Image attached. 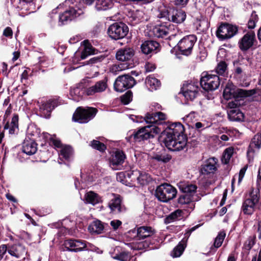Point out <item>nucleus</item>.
<instances>
[{
  "label": "nucleus",
  "mask_w": 261,
  "mask_h": 261,
  "mask_svg": "<svg viewBox=\"0 0 261 261\" xmlns=\"http://www.w3.org/2000/svg\"><path fill=\"white\" fill-rule=\"evenodd\" d=\"M166 119V115L161 112L147 114L144 119L147 123L152 124L134 131L130 136L131 138H133L134 140L137 142L153 138L155 135L161 132L162 128L159 125L164 123V121Z\"/></svg>",
  "instance_id": "f257e3e1"
},
{
  "label": "nucleus",
  "mask_w": 261,
  "mask_h": 261,
  "mask_svg": "<svg viewBox=\"0 0 261 261\" xmlns=\"http://www.w3.org/2000/svg\"><path fill=\"white\" fill-rule=\"evenodd\" d=\"M184 126L180 122L172 124L162 133L165 146L170 150L180 151L187 146V138L183 134Z\"/></svg>",
  "instance_id": "f03ea898"
},
{
  "label": "nucleus",
  "mask_w": 261,
  "mask_h": 261,
  "mask_svg": "<svg viewBox=\"0 0 261 261\" xmlns=\"http://www.w3.org/2000/svg\"><path fill=\"white\" fill-rule=\"evenodd\" d=\"M158 17L165 20L180 23L186 19V14L184 11L177 10L173 7H164L163 9L160 8Z\"/></svg>",
  "instance_id": "7ed1b4c3"
},
{
  "label": "nucleus",
  "mask_w": 261,
  "mask_h": 261,
  "mask_svg": "<svg viewBox=\"0 0 261 261\" xmlns=\"http://www.w3.org/2000/svg\"><path fill=\"white\" fill-rule=\"evenodd\" d=\"M260 199V191L259 189L252 188L249 192L248 197L243 202L242 210L245 215H252L255 210L256 204Z\"/></svg>",
  "instance_id": "20e7f679"
},
{
  "label": "nucleus",
  "mask_w": 261,
  "mask_h": 261,
  "mask_svg": "<svg viewBox=\"0 0 261 261\" xmlns=\"http://www.w3.org/2000/svg\"><path fill=\"white\" fill-rule=\"evenodd\" d=\"M177 194L176 189L170 184H164L159 186L155 195L159 200L166 202L173 199Z\"/></svg>",
  "instance_id": "39448f33"
},
{
  "label": "nucleus",
  "mask_w": 261,
  "mask_h": 261,
  "mask_svg": "<svg viewBox=\"0 0 261 261\" xmlns=\"http://www.w3.org/2000/svg\"><path fill=\"white\" fill-rule=\"evenodd\" d=\"M96 112L97 110L95 108L84 109L80 107L73 114L72 119L80 123H87L95 116Z\"/></svg>",
  "instance_id": "423d86ee"
},
{
  "label": "nucleus",
  "mask_w": 261,
  "mask_h": 261,
  "mask_svg": "<svg viewBox=\"0 0 261 261\" xmlns=\"http://www.w3.org/2000/svg\"><path fill=\"white\" fill-rule=\"evenodd\" d=\"M128 32V27L123 22H115L111 24L108 30L109 36L113 39L123 38Z\"/></svg>",
  "instance_id": "0eeeda50"
},
{
  "label": "nucleus",
  "mask_w": 261,
  "mask_h": 261,
  "mask_svg": "<svg viewBox=\"0 0 261 261\" xmlns=\"http://www.w3.org/2000/svg\"><path fill=\"white\" fill-rule=\"evenodd\" d=\"M220 85V79L217 75L203 73L200 80L201 87L206 91L217 89Z\"/></svg>",
  "instance_id": "6e6552de"
},
{
  "label": "nucleus",
  "mask_w": 261,
  "mask_h": 261,
  "mask_svg": "<svg viewBox=\"0 0 261 261\" xmlns=\"http://www.w3.org/2000/svg\"><path fill=\"white\" fill-rule=\"evenodd\" d=\"M135 84L136 81L133 77L125 74L119 76L116 79L114 87L116 91L122 92L127 89L132 88Z\"/></svg>",
  "instance_id": "1a4fd4ad"
},
{
  "label": "nucleus",
  "mask_w": 261,
  "mask_h": 261,
  "mask_svg": "<svg viewBox=\"0 0 261 261\" xmlns=\"http://www.w3.org/2000/svg\"><path fill=\"white\" fill-rule=\"evenodd\" d=\"M196 40V36L193 35L187 36L181 39L177 44V47L181 54L190 55Z\"/></svg>",
  "instance_id": "9d476101"
},
{
  "label": "nucleus",
  "mask_w": 261,
  "mask_h": 261,
  "mask_svg": "<svg viewBox=\"0 0 261 261\" xmlns=\"http://www.w3.org/2000/svg\"><path fill=\"white\" fill-rule=\"evenodd\" d=\"M112 197L108 203V207L111 212L115 213H125L127 208L122 203V198L120 195L115 194H112Z\"/></svg>",
  "instance_id": "9b49d317"
},
{
  "label": "nucleus",
  "mask_w": 261,
  "mask_h": 261,
  "mask_svg": "<svg viewBox=\"0 0 261 261\" xmlns=\"http://www.w3.org/2000/svg\"><path fill=\"white\" fill-rule=\"evenodd\" d=\"M237 28L229 24L221 25L217 31V36L221 40L233 37L237 32Z\"/></svg>",
  "instance_id": "f8f14e48"
},
{
  "label": "nucleus",
  "mask_w": 261,
  "mask_h": 261,
  "mask_svg": "<svg viewBox=\"0 0 261 261\" xmlns=\"http://www.w3.org/2000/svg\"><path fill=\"white\" fill-rule=\"evenodd\" d=\"M199 88L197 83H189L184 84L181 88V92L184 96L191 101L193 100L197 96Z\"/></svg>",
  "instance_id": "ddd939ff"
},
{
  "label": "nucleus",
  "mask_w": 261,
  "mask_h": 261,
  "mask_svg": "<svg viewBox=\"0 0 261 261\" xmlns=\"http://www.w3.org/2000/svg\"><path fill=\"white\" fill-rule=\"evenodd\" d=\"M57 106L55 100H49L41 102L39 106V113L41 117L48 118L52 110Z\"/></svg>",
  "instance_id": "4468645a"
},
{
  "label": "nucleus",
  "mask_w": 261,
  "mask_h": 261,
  "mask_svg": "<svg viewBox=\"0 0 261 261\" xmlns=\"http://www.w3.org/2000/svg\"><path fill=\"white\" fill-rule=\"evenodd\" d=\"M255 41V35L254 32L246 33L239 42L240 48L243 51L248 50Z\"/></svg>",
  "instance_id": "2eb2a0df"
},
{
  "label": "nucleus",
  "mask_w": 261,
  "mask_h": 261,
  "mask_svg": "<svg viewBox=\"0 0 261 261\" xmlns=\"http://www.w3.org/2000/svg\"><path fill=\"white\" fill-rule=\"evenodd\" d=\"M107 82V77L96 82L94 85L86 89V94L87 95H93L95 93L105 91L108 88Z\"/></svg>",
  "instance_id": "dca6fc26"
},
{
  "label": "nucleus",
  "mask_w": 261,
  "mask_h": 261,
  "mask_svg": "<svg viewBox=\"0 0 261 261\" xmlns=\"http://www.w3.org/2000/svg\"><path fill=\"white\" fill-rule=\"evenodd\" d=\"M83 13L82 9L70 7L68 10L65 11L63 13L60 15L59 20L63 23L65 22L70 21L72 19L79 16Z\"/></svg>",
  "instance_id": "f3484780"
},
{
  "label": "nucleus",
  "mask_w": 261,
  "mask_h": 261,
  "mask_svg": "<svg viewBox=\"0 0 261 261\" xmlns=\"http://www.w3.org/2000/svg\"><path fill=\"white\" fill-rule=\"evenodd\" d=\"M64 245L67 250L74 252L81 251L86 247V241L82 240H66Z\"/></svg>",
  "instance_id": "a211bd4d"
},
{
  "label": "nucleus",
  "mask_w": 261,
  "mask_h": 261,
  "mask_svg": "<svg viewBox=\"0 0 261 261\" xmlns=\"http://www.w3.org/2000/svg\"><path fill=\"white\" fill-rule=\"evenodd\" d=\"M218 160L215 158H211L206 160L201 168V173L206 175L214 173L216 170V164Z\"/></svg>",
  "instance_id": "6ab92c4d"
},
{
  "label": "nucleus",
  "mask_w": 261,
  "mask_h": 261,
  "mask_svg": "<svg viewBox=\"0 0 261 261\" xmlns=\"http://www.w3.org/2000/svg\"><path fill=\"white\" fill-rule=\"evenodd\" d=\"M134 55L133 49L128 47L119 49L116 54V58L119 61L125 62L132 59Z\"/></svg>",
  "instance_id": "aec40b11"
},
{
  "label": "nucleus",
  "mask_w": 261,
  "mask_h": 261,
  "mask_svg": "<svg viewBox=\"0 0 261 261\" xmlns=\"http://www.w3.org/2000/svg\"><path fill=\"white\" fill-rule=\"evenodd\" d=\"M159 46V44L156 41H146L142 44L141 49L143 54L148 55L151 53H156Z\"/></svg>",
  "instance_id": "412c9836"
},
{
  "label": "nucleus",
  "mask_w": 261,
  "mask_h": 261,
  "mask_svg": "<svg viewBox=\"0 0 261 261\" xmlns=\"http://www.w3.org/2000/svg\"><path fill=\"white\" fill-rule=\"evenodd\" d=\"M26 253L25 247L20 244L9 245L8 253L17 258L23 256Z\"/></svg>",
  "instance_id": "4be33fe9"
},
{
  "label": "nucleus",
  "mask_w": 261,
  "mask_h": 261,
  "mask_svg": "<svg viewBox=\"0 0 261 261\" xmlns=\"http://www.w3.org/2000/svg\"><path fill=\"white\" fill-rule=\"evenodd\" d=\"M110 254L113 258L120 261H128L129 259L128 252L122 250L119 247H116Z\"/></svg>",
  "instance_id": "5701e85b"
},
{
  "label": "nucleus",
  "mask_w": 261,
  "mask_h": 261,
  "mask_svg": "<svg viewBox=\"0 0 261 261\" xmlns=\"http://www.w3.org/2000/svg\"><path fill=\"white\" fill-rule=\"evenodd\" d=\"M86 89H84L82 84H80L77 87L71 88L70 91V95L72 99L74 101H79L84 93H86Z\"/></svg>",
  "instance_id": "b1692460"
},
{
  "label": "nucleus",
  "mask_w": 261,
  "mask_h": 261,
  "mask_svg": "<svg viewBox=\"0 0 261 261\" xmlns=\"http://www.w3.org/2000/svg\"><path fill=\"white\" fill-rule=\"evenodd\" d=\"M179 189L184 193L189 194L194 197V194L196 193L197 186L195 185L180 182L178 184Z\"/></svg>",
  "instance_id": "393cba45"
},
{
  "label": "nucleus",
  "mask_w": 261,
  "mask_h": 261,
  "mask_svg": "<svg viewBox=\"0 0 261 261\" xmlns=\"http://www.w3.org/2000/svg\"><path fill=\"white\" fill-rule=\"evenodd\" d=\"M18 116L14 114L12 118L11 122L9 124L7 123L4 126L5 129H9L10 134H15L18 131Z\"/></svg>",
  "instance_id": "a878e982"
},
{
  "label": "nucleus",
  "mask_w": 261,
  "mask_h": 261,
  "mask_svg": "<svg viewBox=\"0 0 261 261\" xmlns=\"http://www.w3.org/2000/svg\"><path fill=\"white\" fill-rule=\"evenodd\" d=\"M37 144L33 141H24L22 146V151L28 155L35 153L37 150Z\"/></svg>",
  "instance_id": "bb28decb"
},
{
  "label": "nucleus",
  "mask_w": 261,
  "mask_h": 261,
  "mask_svg": "<svg viewBox=\"0 0 261 261\" xmlns=\"http://www.w3.org/2000/svg\"><path fill=\"white\" fill-rule=\"evenodd\" d=\"M126 158L124 152L121 150H117L112 156L111 163L113 165H119L122 164Z\"/></svg>",
  "instance_id": "cd10ccee"
},
{
  "label": "nucleus",
  "mask_w": 261,
  "mask_h": 261,
  "mask_svg": "<svg viewBox=\"0 0 261 261\" xmlns=\"http://www.w3.org/2000/svg\"><path fill=\"white\" fill-rule=\"evenodd\" d=\"M145 83L147 87H148L150 91L157 90L160 87L161 85V82L158 79L151 75L146 77Z\"/></svg>",
  "instance_id": "c85d7f7f"
},
{
  "label": "nucleus",
  "mask_w": 261,
  "mask_h": 261,
  "mask_svg": "<svg viewBox=\"0 0 261 261\" xmlns=\"http://www.w3.org/2000/svg\"><path fill=\"white\" fill-rule=\"evenodd\" d=\"M132 175L137 177L138 182L142 185H146L151 180L150 176L145 172L135 170L132 171Z\"/></svg>",
  "instance_id": "c756f323"
},
{
  "label": "nucleus",
  "mask_w": 261,
  "mask_h": 261,
  "mask_svg": "<svg viewBox=\"0 0 261 261\" xmlns=\"http://www.w3.org/2000/svg\"><path fill=\"white\" fill-rule=\"evenodd\" d=\"M228 116L230 120L233 121H242L244 118V114L239 109L228 111Z\"/></svg>",
  "instance_id": "7c9ffc66"
},
{
  "label": "nucleus",
  "mask_w": 261,
  "mask_h": 261,
  "mask_svg": "<svg viewBox=\"0 0 261 261\" xmlns=\"http://www.w3.org/2000/svg\"><path fill=\"white\" fill-rule=\"evenodd\" d=\"M169 29L164 25H157L152 29V33L155 37L163 38L169 34Z\"/></svg>",
  "instance_id": "2f4dec72"
},
{
  "label": "nucleus",
  "mask_w": 261,
  "mask_h": 261,
  "mask_svg": "<svg viewBox=\"0 0 261 261\" xmlns=\"http://www.w3.org/2000/svg\"><path fill=\"white\" fill-rule=\"evenodd\" d=\"M256 92L255 89L249 90L238 89L236 90L234 100H238L239 99H243L255 94Z\"/></svg>",
  "instance_id": "473e14b6"
},
{
  "label": "nucleus",
  "mask_w": 261,
  "mask_h": 261,
  "mask_svg": "<svg viewBox=\"0 0 261 261\" xmlns=\"http://www.w3.org/2000/svg\"><path fill=\"white\" fill-rule=\"evenodd\" d=\"M154 230L150 227L142 226L137 230L138 237L141 239L151 236L154 233Z\"/></svg>",
  "instance_id": "72a5a7b5"
},
{
  "label": "nucleus",
  "mask_w": 261,
  "mask_h": 261,
  "mask_svg": "<svg viewBox=\"0 0 261 261\" xmlns=\"http://www.w3.org/2000/svg\"><path fill=\"white\" fill-rule=\"evenodd\" d=\"M104 226L100 221L96 220L91 223L88 226V230L92 234L101 233Z\"/></svg>",
  "instance_id": "f704fd0d"
},
{
  "label": "nucleus",
  "mask_w": 261,
  "mask_h": 261,
  "mask_svg": "<svg viewBox=\"0 0 261 261\" xmlns=\"http://www.w3.org/2000/svg\"><path fill=\"white\" fill-rule=\"evenodd\" d=\"M113 6L112 0H97L95 7L97 10H106Z\"/></svg>",
  "instance_id": "c9c22d12"
},
{
  "label": "nucleus",
  "mask_w": 261,
  "mask_h": 261,
  "mask_svg": "<svg viewBox=\"0 0 261 261\" xmlns=\"http://www.w3.org/2000/svg\"><path fill=\"white\" fill-rule=\"evenodd\" d=\"M183 215V212L181 210H177L171 213L165 219L166 223H170L176 220H180Z\"/></svg>",
  "instance_id": "e433bc0d"
},
{
  "label": "nucleus",
  "mask_w": 261,
  "mask_h": 261,
  "mask_svg": "<svg viewBox=\"0 0 261 261\" xmlns=\"http://www.w3.org/2000/svg\"><path fill=\"white\" fill-rule=\"evenodd\" d=\"M84 49L82 52L81 58L85 59L88 56L94 54L95 49L88 40L83 41Z\"/></svg>",
  "instance_id": "4c0bfd02"
},
{
  "label": "nucleus",
  "mask_w": 261,
  "mask_h": 261,
  "mask_svg": "<svg viewBox=\"0 0 261 261\" xmlns=\"http://www.w3.org/2000/svg\"><path fill=\"white\" fill-rule=\"evenodd\" d=\"M85 199L87 203L92 205H95L100 201L99 196L92 191L89 192L86 194Z\"/></svg>",
  "instance_id": "58836bf2"
},
{
  "label": "nucleus",
  "mask_w": 261,
  "mask_h": 261,
  "mask_svg": "<svg viewBox=\"0 0 261 261\" xmlns=\"http://www.w3.org/2000/svg\"><path fill=\"white\" fill-rule=\"evenodd\" d=\"M236 90L233 88L231 85H227L223 91V97L225 99L228 100L234 98L235 97Z\"/></svg>",
  "instance_id": "ea45409f"
},
{
  "label": "nucleus",
  "mask_w": 261,
  "mask_h": 261,
  "mask_svg": "<svg viewBox=\"0 0 261 261\" xmlns=\"http://www.w3.org/2000/svg\"><path fill=\"white\" fill-rule=\"evenodd\" d=\"M128 66L127 65L125 64H114L110 67V71L113 74L117 75L120 71L127 69Z\"/></svg>",
  "instance_id": "a19ab883"
},
{
  "label": "nucleus",
  "mask_w": 261,
  "mask_h": 261,
  "mask_svg": "<svg viewBox=\"0 0 261 261\" xmlns=\"http://www.w3.org/2000/svg\"><path fill=\"white\" fill-rule=\"evenodd\" d=\"M195 200V199L194 198V197L184 193L179 196L178 199V202L180 204H185L190 203L191 202H192Z\"/></svg>",
  "instance_id": "79ce46f5"
},
{
  "label": "nucleus",
  "mask_w": 261,
  "mask_h": 261,
  "mask_svg": "<svg viewBox=\"0 0 261 261\" xmlns=\"http://www.w3.org/2000/svg\"><path fill=\"white\" fill-rule=\"evenodd\" d=\"M234 148L232 147L226 148L223 153L222 162L227 164L233 153Z\"/></svg>",
  "instance_id": "37998d69"
},
{
  "label": "nucleus",
  "mask_w": 261,
  "mask_h": 261,
  "mask_svg": "<svg viewBox=\"0 0 261 261\" xmlns=\"http://www.w3.org/2000/svg\"><path fill=\"white\" fill-rule=\"evenodd\" d=\"M72 154V149L69 146H65L62 148L60 151V158L61 157L65 160L69 159Z\"/></svg>",
  "instance_id": "c03bdc74"
},
{
  "label": "nucleus",
  "mask_w": 261,
  "mask_h": 261,
  "mask_svg": "<svg viewBox=\"0 0 261 261\" xmlns=\"http://www.w3.org/2000/svg\"><path fill=\"white\" fill-rule=\"evenodd\" d=\"M35 0H20V4L21 5L22 9H24L26 10H31L33 12L32 9H34V1Z\"/></svg>",
  "instance_id": "a18cd8bd"
},
{
  "label": "nucleus",
  "mask_w": 261,
  "mask_h": 261,
  "mask_svg": "<svg viewBox=\"0 0 261 261\" xmlns=\"http://www.w3.org/2000/svg\"><path fill=\"white\" fill-rule=\"evenodd\" d=\"M185 246L184 244L179 243L178 245L173 249L171 253V255L173 257L180 256L185 250Z\"/></svg>",
  "instance_id": "49530a36"
},
{
  "label": "nucleus",
  "mask_w": 261,
  "mask_h": 261,
  "mask_svg": "<svg viewBox=\"0 0 261 261\" xmlns=\"http://www.w3.org/2000/svg\"><path fill=\"white\" fill-rule=\"evenodd\" d=\"M258 17L255 12H253L248 21V28L250 29H254L256 26V23L258 21Z\"/></svg>",
  "instance_id": "de8ad7c7"
},
{
  "label": "nucleus",
  "mask_w": 261,
  "mask_h": 261,
  "mask_svg": "<svg viewBox=\"0 0 261 261\" xmlns=\"http://www.w3.org/2000/svg\"><path fill=\"white\" fill-rule=\"evenodd\" d=\"M261 146V135L257 134L255 135L252 139L250 145V148L254 147L257 149H259Z\"/></svg>",
  "instance_id": "09e8293b"
},
{
  "label": "nucleus",
  "mask_w": 261,
  "mask_h": 261,
  "mask_svg": "<svg viewBox=\"0 0 261 261\" xmlns=\"http://www.w3.org/2000/svg\"><path fill=\"white\" fill-rule=\"evenodd\" d=\"M226 234L224 231H221L220 232L217 237L215 238L214 243V246L218 248L220 247L225 237Z\"/></svg>",
  "instance_id": "8fccbe9b"
},
{
  "label": "nucleus",
  "mask_w": 261,
  "mask_h": 261,
  "mask_svg": "<svg viewBox=\"0 0 261 261\" xmlns=\"http://www.w3.org/2000/svg\"><path fill=\"white\" fill-rule=\"evenodd\" d=\"M91 146L94 149L103 151L106 149L105 145L97 140H93L91 143Z\"/></svg>",
  "instance_id": "3c124183"
},
{
  "label": "nucleus",
  "mask_w": 261,
  "mask_h": 261,
  "mask_svg": "<svg viewBox=\"0 0 261 261\" xmlns=\"http://www.w3.org/2000/svg\"><path fill=\"white\" fill-rule=\"evenodd\" d=\"M227 65L224 61L220 62L217 65L216 71L219 75H223L226 70Z\"/></svg>",
  "instance_id": "603ef678"
},
{
  "label": "nucleus",
  "mask_w": 261,
  "mask_h": 261,
  "mask_svg": "<svg viewBox=\"0 0 261 261\" xmlns=\"http://www.w3.org/2000/svg\"><path fill=\"white\" fill-rule=\"evenodd\" d=\"M133 93L128 91L121 97V101L124 105H127L132 100Z\"/></svg>",
  "instance_id": "864d4df0"
},
{
  "label": "nucleus",
  "mask_w": 261,
  "mask_h": 261,
  "mask_svg": "<svg viewBox=\"0 0 261 261\" xmlns=\"http://www.w3.org/2000/svg\"><path fill=\"white\" fill-rule=\"evenodd\" d=\"M190 0H172L175 6L177 7L184 8L188 5Z\"/></svg>",
  "instance_id": "5fc2aeb1"
},
{
  "label": "nucleus",
  "mask_w": 261,
  "mask_h": 261,
  "mask_svg": "<svg viewBox=\"0 0 261 261\" xmlns=\"http://www.w3.org/2000/svg\"><path fill=\"white\" fill-rule=\"evenodd\" d=\"M9 246L6 244L0 245V259L2 260L5 257V255L7 252H8Z\"/></svg>",
  "instance_id": "6e6d98bb"
},
{
  "label": "nucleus",
  "mask_w": 261,
  "mask_h": 261,
  "mask_svg": "<svg viewBox=\"0 0 261 261\" xmlns=\"http://www.w3.org/2000/svg\"><path fill=\"white\" fill-rule=\"evenodd\" d=\"M255 243L254 239L252 238H249L245 242L244 244V247L246 250H249L251 249Z\"/></svg>",
  "instance_id": "4d7b16f0"
},
{
  "label": "nucleus",
  "mask_w": 261,
  "mask_h": 261,
  "mask_svg": "<svg viewBox=\"0 0 261 261\" xmlns=\"http://www.w3.org/2000/svg\"><path fill=\"white\" fill-rule=\"evenodd\" d=\"M155 159L158 161H162L163 162L166 163L169 162L171 159V156L169 155H156L155 156Z\"/></svg>",
  "instance_id": "13d9d810"
},
{
  "label": "nucleus",
  "mask_w": 261,
  "mask_h": 261,
  "mask_svg": "<svg viewBox=\"0 0 261 261\" xmlns=\"http://www.w3.org/2000/svg\"><path fill=\"white\" fill-rule=\"evenodd\" d=\"M248 168V166L245 165L244 167H243L240 171L239 174V178H238V184H240L242 179H243L244 175L245 174L246 171Z\"/></svg>",
  "instance_id": "bf43d9fd"
},
{
  "label": "nucleus",
  "mask_w": 261,
  "mask_h": 261,
  "mask_svg": "<svg viewBox=\"0 0 261 261\" xmlns=\"http://www.w3.org/2000/svg\"><path fill=\"white\" fill-rule=\"evenodd\" d=\"M110 225L113 229L116 230L122 225V222L119 220H113L110 222Z\"/></svg>",
  "instance_id": "052dcab7"
},
{
  "label": "nucleus",
  "mask_w": 261,
  "mask_h": 261,
  "mask_svg": "<svg viewBox=\"0 0 261 261\" xmlns=\"http://www.w3.org/2000/svg\"><path fill=\"white\" fill-rule=\"evenodd\" d=\"M3 35L11 38L13 36V31L10 27H7L3 32Z\"/></svg>",
  "instance_id": "680f3d73"
},
{
  "label": "nucleus",
  "mask_w": 261,
  "mask_h": 261,
  "mask_svg": "<svg viewBox=\"0 0 261 261\" xmlns=\"http://www.w3.org/2000/svg\"><path fill=\"white\" fill-rule=\"evenodd\" d=\"M155 68V65L151 63H147L145 65V69L147 72H151L153 71Z\"/></svg>",
  "instance_id": "e2e57ef3"
},
{
  "label": "nucleus",
  "mask_w": 261,
  "mask_h": 261,
  "mask_svg": "<svg viewBox=\"0 0 261 261\" xmlns=\"http://www.w3.org/2000/svg\"><path fill=\"white\" fill-rule=\"evenodd\" d=\"M236 101L237 100H235V101H231L228 102V106L231 109L230 110L237 109L239 103Z\"/></svg>",
  "instance_id": "0e129e2a"
},
{
  "label": "nucleus",
  "mask_w": 261,
  "mask_h": 261,
  "mask_svg": "<svg viewBox=\"0 0 261 261\" xmlns=\"http://www.w3.org/2000/svg\"><path fill=\"white\" fill-rule=\"evenodd\" d=\"M101 61V58L99 57H93L91 59H90L88 61V64H92L96 63H97L98 62H100Z\"/></svg>",
  "instance_id": "69168bd1"
},
{
  "label": "nucleus",
  "mask_w": 261,
  "mask_h": 261,
  "mask_svg": "<svg viewBox=\"0 0 261 261\" xmlns=\"http://www.w3.org/2000/svg\"><path fill=\"white\" fill-rule=\"evenodd\" d=\"M29 77V73L27 70H24L21 75V81L23 82V80H27Z\"/></svg>",
  "instance_id": "338daca9"
},
{
  "label": "nucleus",
  "mask_w": 261,
  "mask_h": 261,
  "mask_svg": "<svg viewBox=\"0 0 261 261\" xmlns=\"http://www.w3.org/2000/svg\"><path fill=\"white\" fill-rule=\"evenodd\" d=\"M257 232L258 239H261V220H258L257 222Z\"/></svg>",
  "instance_id": "774afa93"
}]
</instances>
